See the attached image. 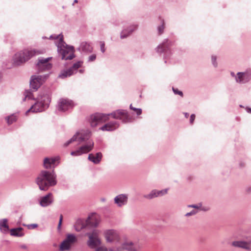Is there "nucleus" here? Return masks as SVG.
Returning <instances> with one entry per match:
<instances>
[{
    "label": "nucleus",
    "instance_id": "obj_1",
    "mask_svg": "<svg viewBox=\"0 0 251 251\" xmlns=\"http://www.w3.org/2000/svg\"><path fill=\"white\" fill-rule=\"evenodd\" d=\"M110 116L114 119H120L124 122H126L129 120L127 112L123 110H118L114 111L110 114L96 113L92 115L90 117L91 126L95 127L99 123H104L109 120Z\"/></svg>",
    "mask_w": 251,
    "mask_h": 251
},
{
    "label": "nucleus",
    "instance_id": "obj_2",
    "mask_svg": "<svg viewBox=\"0 0 251 251\" xmlns=\"http://www.w3.org/2000/svg\"><path fill=\"white\" fill-rule=\"evenodd\" d=\"M56 176L53 172L42 170L36 178V183L39 189L42 191H47L49 187L56 184Z\"/></svg>",
    "mask_w": 251,
    "mask_h": 251
},
{
    "label": "nucleus",
    "instance_id": "obj_3",
    "mask_svg": "<svg viewBox=\"0 0 251 251\" xmlns=\"http://www.w3.org/2000/svg\"><path fill=\"white\" fill-rule=\"evenodd\" d=\"M41 52L35 50H25L16 53L14 56V63L16 65H19L28 60L32 56L38 55Z\"/></svg>",
    "mask_w": 251,
    "mask_h": 251
},
{
    "label": "nucleus",
    "instance_id": "obj_4",
    "mask_svg": "<svg viewBox=\"0 0 251 251\" xmlns=\"http://www.w3.org/2000/svg\"><path fill=\"white\" fill-rule=\"evenodd\" d=\"M58 50L62 55V59H72L74 57V50L73 47H68L63 41L62 36L60 37L59 42L57 43Z\"/></svg>",
    "mask_w": 251,
    "mask_h": 251
},
{
    "label": "nucleus",
    "instance_id": "obj_5",
    "mask_svg": "<svg viewBox=\"0 0 251 251\" xmlns=\"http://www.w3.org/2000/svg\"><path fill=\"white\" fill-rule=\"evenodd\" d=\"M36 100L37 102L26 112V115H28L29 112L42 111L44 110L45 104L50 100L49 96L47 95H40L36 98Z\"/></svg>",
    "mask_w": 251,
    "mask_h": 251
},
{
    "label": "nucleus",
    "instance_id": "obj_6",
    "mask_svg": "<svg viewBox=\"0 0 251 251\" xmlns=\"http://www.w3.org/2000/svg\"><path fill=\"white\" fill-rule=\"evenodd\" d=\"M87 235L89 238L87 245L91 248H95L101 244V240L99 237L98 230H94L92 232L87 233Z\"/></svg>",
    "mask_w": 251,
    "mask_h": 251
},
{
    "label": "nucleus",
    "instance_id": "obj_7",
    "mask_svg": "<svg viewBox=\"0 0 251 251\" xmlns=\"http://www.w3.org/2000/svg\"><path fill=\"white\" fill-rule=\"evenodd\" d=\"M104 238L108 243L117 242L120 240L118 233L115 230L108 229L104 231Z\"/></svg>",
    "mask_w": 251,
    "mask_h": 251
},
{
    "label": "nucleus",
    "instance_id": "obj_8",
    "mask_svg": "<svg viewBox=\"0 0 251 251\" xmlns=\"http://www.w3.org/2000/svg\"><path fill=\"white\" fill-rule=\"evenodd\" d=\"M74 102L68 99L61 98L58 102V109L60 111H65L74 106Z\"/></svg>",
    "mask_w": 251,
    "mask_h": 251
},
{
    "label": "nucleus",
    "instance_id": "obj_9",
    "mask_svg": "<svg viewBox=\"0 0 251 251\" xmlns=\"http://www.w3.org/2000/svg\"><path fill=\"white\" fill-rule=\"evenodd\" d=\"M94 147V142H89L87 144L80 147L75 151L71 152V154L73 156H79L83 153H87L92 150Z\"/></svg>",
    "mask_w": 251,
    "mask_h": 251
},
{
    "label": "nucleus",
    "instance_id": "obj_10",
    "mask_svg": "<svg viewBox=\"0 0 251 251\" xmlns=\"http://www.w3.org/2000/svg\"><path fill=\"white\" fill-rule=\"evenodd\" d=\"M77 241L76 237L73 234L68 235L60 246V250L62 251L69 250L71 245Z\"/></svg>",
    "mask_w": 251,
    "mask_h": 251
},
{
    "label": "nucleus",
    "instance_id": "obj_11",
    "mask_svg": "<svg viewBox=\"0 0 251 251\" xmlns=\"http://www.w3.org/2000/svg\"><path fill=\"white\" fill-rule=\"evenodd\" d=\"M45 81V77L42 76L34 75L31 77L30 85L32 89L36 91Z\"/></svg>",
    "mask_w": 251,
    "mask_h": 251
},
{
    "label": "nucleus",
    "instance_id": "obj_12",
    "mask_svg": "<svg viewBox=\"0 0 251 251\" xmlns=\"http://www.w3.org/2000/svg\"><path fill=\"white\" fill-rule=\"evenodd\" d=\"M51 58L49 57L46 59H41L39 60L37 64V69L40 71L49 70L51 69L52 65L49 62Z\"/></svg>",
    "mask_w": 251,
    "mask_h": 251
},
{
    "label": "nucleus",
    "instance_id": "obj_13",
    "mask_svg": "<svg viewBox=\"0 0 251 251\" xmlns=\"http://www.w3.org/2000/svg\"><path fill=\"white\" fill-rule=\"evenodd\" d=\"M90 132H87L85 134L83 133H77L70 140H69L67 142L64 144V146L67 147L69 144L72 143V142L75 141H82L85 140L87 136H89Z\"/></svg>",
    "mask_w": 251,
    "mask_h": 251
},
{
    "label": "nucleus",
    "instance_id": "obj_14",
    "mask_svg": "<svg viewBox=\"0 0 251 251\" xmlns=\"http://www.w3.org/2000/svg\"><path fill=\"white\" fill-rule=\"evenodd\" d=\"M82 62L79 61L75 63L73 67L68 70L64 71L60 75V76L62 78L66 77L71 75L74 72V71H76L77 69L80 68L82 65Z\"/></svg>",
    "mask_w": 251,
    "mask_h": 251
},
{
    "label": "nucleus",
    "instance_id": "obj_15",
    "mask_svg": "<svg viewBox=\"0 0 251 251\" xmlns=\"http://www.w3.org/2000/svg\"><path fill=\"white\" fill-rule=\"evenodd\" d=\"M99 223V216L96 214H91L86 221L87 224L92 226H97Z\"/></svg>",
    "mask_w": 251,
    "mask_h": 251
},
{
    "label": "nucleus",
    "instance_id": "obj_16",
    "mask_svg": "<svg viewBox=\"0 0 251 251\" xmlns=\"http://www.w3.org/2000/svg\"><path fill=\"white\" fill-rule=\"evenodd\" d=\"M114 201L118 206L121 207L126 204L127 201V196L124 194L119 195L115 198Z\"/></svg>",
    "mask_w": 251,
    "mask_h": 251
},
{
    "label": "nucleus",
    "instance_id": "obj_17",
    "mask_svg": "<svg viewBox=\"0 0 251 251\" xmlns=\"http://www.w3.org/2000/svg\"><path fill=\"white\" fill-rule=\"evenodd\" d=\"M119 124L117 122H109L103 126L101 127L100 129L102 131H113L117 129L119 127Z\"/></svg>",
    "mask_w": 251,
    "mask_h": 251
},
{
    "label": "nucleus",
    "instance_id": "obj_18",
    "mask_svg": "<svg viewBox=\"0 0 251 251\" xmlns=\"http://www.w3.org/2000/svg\"><path fill=\"white\" fill-rule=\"evenodd\" d=\"M52 201V194L51 193H49L48 195L41 198L40 203L42 206L45 207L51 204Z\"/></svg>",
    "mask_w": 251,
    "mask_h": 251
},
{
    "label": "nucleus",
    "instance_id": "obj_19",
    "mask_svg": "<svg viewBox=\"0 0 251 251\" xmlns=\"http://www.w3.org/2000/svg\"><path fill=\"white\" fill-rule=\"evenodd\" d=\"M251 75L246 73H238L236 78V81L240 83H245L251 79Z\"/></svg>",
    "mask_w": 251,
    "mask_h": 251
},
{
    "label": "nucleus",
    "instance_id": "obj_20",
    "mask_svg": "<svg viewBox=\"0 0 251 251\" xmlns=\"http://www.w3.org/2000/svg\"><path fill=\"white\" fill-rule=\"evenodd\" d=\"M102 154L101 152H98L96 154L90 153L88 156V159L95 164H99L102 158Z\"/></svg>",
    "mask_w": 251,
    "mask_h": 251
},
{
    "label": "nucleus",
    "instance_id": "obj_21",
    "mask_svg": "<svg viewBox=\"0 0 251 251\" xmlns=\"http://www.w3.org/2000/svg\"><path fill=\"white\" fill-rule=\"evenodd\" d=\"M232 246L246 249H251V242H246L241 241H234L232 243Z\"/></svg>",
    "mask_w": 251,
    "mask_h": 251
},
{
    "label": "nucleus",
    "instance_id": "obj_22",
    "mask_svg": "<svg viewBox=\"0 0 251 251\" xmlns=\"http://www.w3.org/2000/svg\"><path fill=\"white\" fill-rule=\"evenodd\" d=\"M57 159L56 157L45 158L44 160V167L46 169L51 168Z\"/></svg>",
    "mask_w": 251,
    "mask_h": 251
},
{
    "label": "nucleus",
    "instance_id": "obj_23",
    "mask_svg": "<svg viewBox=\"0 0 251 251\" xmlns=\"http://www.w3.org/2000/svg\"><path fill=\"white\" fill-rule=\"evenodd\" d=\"M8 220L6 219L0 220V230L1 232L5 233L9 230Z\"/></svg>",
    "mask_w": 251,
    "mask_h": 251
},
{
    "label": "nucleus",
    "instance_id": "obj_24",
    "mask_svg": "<svg viewBox=\"0 0 251 251\" xmlns=\"http://www.w3.org/2000/svg\"><path fill=\"white\" fill-rule=\"evenodd\" d=\"M23 228L22 227H18L16 228H12L10 230V235L14 236L22 237L24 235L23 232Z\"/></svg>",
    "mask_w": 251,
    "mask_h": 251
},
{
    "label": "nucleus",
    "instance_id": "obj_25",
    "mask_svg": "<svg viewBox=\"0 0 251 251\" xmlns=\"http://www.w3.org/2000/svg\"><path fill=\"white\" fill-rule=\"evenodd\" d=\"M120 249L123 251L124 250H126L130 251H134V249L133 248V245L131 243H125L121 247H120Z\"/></svg>",
    "mask_w": 251,
    "mask_h": 251
},
{
    "label": "nucleus",
    "instance_id": "obj_26",
    "mask_svg": "<svg viewBox=\"0 0 251 251\" xmlns=\"http://www.w3.org/2000/svg\"><path fill=\"white\" fill-rule=\"evenodd\" d=\"M136 28L135 26H133L130 27V30L129 31H127V30H123L121 34V38H124L127 37L131 32Z\"/></svg>",
    "mask_w": 251,
    "mask_h": 251
},
{
    "label": "nucleus",
    "instance_id": "obj_27",
    "mask_svg": "<svg viewBox=\"0 0 251 251\" xmlns=\"http://www.w3.org/2000/svg\"><path fill=\"white\" fill-rule=\"evenodd\" d=\"M18 119V116L16 114H12L5 118L8 125H11L16 122Z\"/></svg>",
    "mask_w": 251,
    "mask_h": 251
},
{
    "label": "nucleus",
    "instance_id": "obj_28",
    "mask_svg": "<svg viewBox=\"0 0 251 251\" xmlns=\"http://www.w3.org/2000/svg\"><path fill=\"white\" fill-rule=\"evenodd\" d=\"M75 226V230L77 231H79L81 229L84 227V225L82 223V221L80 220L77 221Z\"/></svg>",
    "mask_w": 251,
    "mask_h": 251
},
{
    "label": "nucleus",
    "instance_id": "obj_29",
    "mask_svg": "<svg viewBox=\"0 0 251 251\" xmlns=\"http://www.w3.org/2000/svg\"><path fill=\"white\" fill-rule=\"evenodd\" d=\"M144 197L148 199H151L152 198L157 197L156 190H152L149 194L144 195Z\"/></svg>",
    "mask_w": 251,
    "mask_h": 251
},
{
    "label": "nucleus",
    "instance_id": "obj_30",
    "mask_svg": "<svg viewBox=\"0 0 251 251\" xmlns=\"http://www.w3.org/2000/svg\"><path fill=\"white\" fill-rule=\"evenodd\" d=\"M166 48H167V46L166 45V43H163V44L158 46V47L157 49V51L158 52H160V53L163 52L166 50Z\"/></svg>",
    "mask_w": 251,
    "mask_h": 251
},
{
    "label": "nucleus",
    "instance_id": "obj_31",
    "mask_svg": "<svg viewBox=\"0 0 251 251\" xmlns=\"http://www.w3.org/2000/svg\"><path fill=\"white\" fill-rule=\"evenodd\" d=\"M168 189H165L160 191H157L156 190L157 197L162 196L165 194H166L168 193Z\"/></svg>",
    "mask_w": 251,
    "mask_h": 251
},
{
    "label": "nucleus",
    "instance_id": "obj_32",
    "mask_svg": "<svg viewBox=\"0 0 251 251\" xmlns=\"http://www.w3.org/2000/svg\"><path fill=\"white\" fill-rule=\"evenodd\" d=\"M130 108L131 110H132L136 112V114H137V115H141V113H142V109H140V108H136L133 107L132 106V104H130Z\"/></svg>",
    "mask_w": 251,
    "mask_h": 251
},
{
    "label": "nucleus",
    "instance_id": "obj_33",
    "mask_svg": "<svg viewBox=\"0 0 251 251\" xmlns=\"http://www.w3.org/2000/svg\"><path fill=\"white\" fill-rule=\"evenodd\" d=\"M164 22L163 20L162 21V25L160 26H159L158 27V30L159 32V34H161L163 32V30L164 29Z\"/></svg>",
    "mask_w": 251,
    "mask_h": 251
},
{
    "label": "nucleus",
    "instance_id": "obj_34",
    "mask_svg": "<svg viewBox=\"0 0 251 251\" xmlns=\"http://www.w3.org/2000/svg\"><path fill=\"white\" fill-rule=\"evenodd\" d=\"M23 226H27V228L29 229H34V228H36L38 226V225L36 224H33L27 225L23 224Z\"/></svg>",
    "mask_w": 251,
    "mask_h": 251
},
{
    "label": "nucleus",
    "instance_id": "obj_35",
    "mask_svg": "<svg viewBox=\"0 0 251 251\" xmlns=\"http://www.w3.org/2000/svg\"><path fill=\"white\" fill-rule=\"evenodd\" d=\"M83 50H86L89 51H91L92 50V48L87 43H85L84 45H83Z\"/></svg>",
    "mask_w": 251,
    "mask_h": 251
},
{
    "label": "nucleus",
    "instance_id": "obj_36",
    "mask_svg": "<svg viewBox=\"0 0 251 251\" xmlns=\"http://www.w3.org/2000/svg\"><path fill=\"white\" fill-rule=\"evenodd\" d=\"M95 251H108V249L105 246L98 247Z\"/></svg>",
    "mask_w": 251,
    "mask_h": 251
},
{
    "label": "nucleus",
    "instance_id": "obj_37",
    "mask_svg": "<svg viewBox=\"0 0 251 251\" xmlns=\"http://www.w3.org/2000/svg\"><path fill=\"white\" fill-rule=\"evenodd\" d=\"M173 91L176 94L179 95L181 96H183V93L181 91H179L177 89L173 88Z\"/></svg>",
    "mask_w": 251,
    "mask_h": 251
},
{
    "label": "nucleus",
    "instance_id": "obj_38",
    "mask_svg": "<svg viewBox=\"0 0 251 251\" xmlns=\"http://www.w3.org/2000/svg\"><path fill=\"white\" fill-rule=\"evenodd\" d=\"M100 46L101 51L102 52H104L105 51V49H104L105 44H104V42H100Z\"/></svg>",
    "mask_w": 251,
    "mask_h": 251
},
{
    "label": "nucleus",
    "instance_id": "obj_39",
    "mask_svg": "<svg viewBox=\"0 0 251 251\" xmlns=\"http://www.w3.org/2000/svg\"><path fill=\"white\" fill-rule=\"evenodd\" d=\"M195 115L193 114L190 116V123L191 124H193L195 119Z\"/></svg>",
    "mask_w": 251,
    "mask_h": 251
},
{
    "label": "nucleus",
    "instance_id": "obj_40",
    "mask_svg": "<svg viewBox=\"0 0 251 251\" xmlns=\"http://www.w3.org/2000/svg\"><path fill=\"white\" fill-rule=\"evenodd\" d=\"M197 213V212L195 210H193L191 212H188L186 214L185 216H187V217H188V216H191V215H194L196 213Z\"/></svg>",
    "mask_w": 251,
    "mask_h": 251
},
{
    "label": "nucleus",
    "instance_id": "obj_41",
    "mask_svg": "<svg viewBox=\"0 0 251 251\" xmlns=\"http://www.w3.org/2000/svg\"><path fill=\"white\" fill-rule=\"evenodd\" d=\"M108 251H122V250L120 249V247L117 248H114L108 249Z\"/></svg>",
    "mask_w": 251,
    "mask_h": 251
},
{
    "label": "nucleus",
    "instance_id": "obj_42",
    "mask_svg": "<svg viewBox=\"0 0 251 251\" xmlns=\"http://www.w3.org/2000/svg\"><path fill=\"white\" fill-rule=\"evenodd\" d=\"M96 55L95 54H93L89 56V60L90 61H93L96 59Z\"/></svg>",
    "mask_w": 251,
    "mask_h": 251
},
{
    "label": "nucleus",
    "instance_id": "obj_43",
    "mask_svg": "<svg viewBox=\"0 0 251 251\" xmlns=\"http://www.w3.org/2000/svg\"><path fill=\"white\" fill-rule=\"evenodd\" d=\"M26 98H28L29 99H34L33 94L30 92L27 94Z\"/></svg>",
    "mask_w": 251,
    "mask_h": 251
},
{
    "label": "nucleus",
    "instance_id": "obj_44",
    "mask_svg": "<svg viewBox=\"0 0 251 251\" xmlns=\"http://www.w3.org/2000/svg\"><path fill=\"white\" fill-rule=\"evenodd\" d=\"M62 220H63V216L62 215H61L60 216L59 222V224H58V228H60V227L61 225Z\"/></svg>",
    "mask_w": 251,
    "mask_h": 251
},
{
    "label": "nucleus",
    "instance_id": "obj_45",
    "mask_svg": "<svg viewBox=\"0 0 251 251\" xmlns=\"http://www.w3.org/2000/svg\"><path fill=\"white\" fill-rule=\"evenodd\" d=\"M246 109L248 113H251V108L247 107Z\"/></svg>",
    "mask_w": 251,
    "mask_h": 251
},
{
    "label": "nucleus",
    "instance_id": "obj_46",
    "mask_svg": "<svg viewBox=\"0 0 251 251\" xmlns=\"http://www.w3.org/2000/svg\"><path fill=\"white\" fill-rule=\"evenodd\" d=\"M247 192L248 193H251V187L248 188L247 189Z\"/></svg>",
    "mask_w": 251,
    "mask_h": 251
},
{
    "label": "nucleus",
    "instance_id": "obj_47",
    "mask_svg": "<svg viewBox=\"0 0 251 251\" xmlns=\"http://www.w3.org/2000/svg\"><path fill=\"white\" fill-rule=\"evenodd\" d=\"M61 36L63 37V35H58V36H56V37H54V38H56V39H58L59 40L60 39V37H61ZM59 42V41L58 42V43Z\"/></svg>",
    "mask_w": 251,
    "mask_h": 251
},
{
    "label": "nucleus",
    "instance_id": "obj_48",
    "mask_svg": "<svg viewBox=\"0 0 251 251\" xmlns=\"http://www.w3.org/2000/svg\"><path fill=\"white\" fill-rule=\"evenodd\" d=\"M189 206L192 207H194V208H198V206L196 205H190Z\"/></svg>",
    "mask_w": 251,
    "mask_h": 251
},
{
    "label": "nucleus",
    "instance_id": "obj_49",
    "mask_svg": "<svg viewBox=\"0 0 251 251\" xmlns=\"http://www.w3.org/2000/svg\"><path fill=\"white\" fill-rule=\"evenodd\" d=\"M212 61L213 62V63L215 62V60H216V58L214 57H212Z\"/></svg>",
    "mask_w": 251,
    "mask_h": 251
},
{
    "label": "nucleus",
    "instance_id": "obj_50",
    "mask_svg": "<svg viewBox=\"0 0 251 251\" xmlns=\"http://www.w3.org/2000/svg\"><path fill=\"white\" fill-rule=\"evenodd\" d=\"M185 116L186 118H188V116H189V114L187 113H185Z\"/></svg>",
    "mask_w": 251,
    "mask_h": 251
},
{
    "label": "nucleus",
    "instance_id": "obj_51",
    "mask_svg": "<svg viewBox=\"0 0 251 251\" xmlns=\"http://www.w3.org/2000/svg\"><path fill=\"white\" fill-rule=\"evenodd\" d=\"M77 2H78V1H77V0H75V1H74V3H73V5H74V3H77Z\"/></svg>",
    "mask_w": 251,
    "mask_h": 251
},
{
    "label": "nucleus",
    "instance_id": "obj_52",
    "mask_svg": "<svg viewBox=\"0 0 251 251\" xmlns=\"http://www.w3.org/2000/svg\"><path fill=\"white\" fill-rule=\"evenodd\" d=\"M208 209L207 208V209H204V210H207Z\"/></svg>",
    "mask_w": 251,
    "mask_h": 251
},
{
    "label": "nucleus",
    "instance_id": "obj_53",
    "mask_svg": "<svg viewBox=\"0 0 251 251\" xmlns=\"http://www.w3.org/2000/svg\"><path fill=\"white\" fill-rule=\"evenodd\" d=\"M23 248H25V246H23Z\"/></svg>",
    "mask_w": 251,
    "mask_h": 251
}]
</instances>
